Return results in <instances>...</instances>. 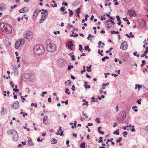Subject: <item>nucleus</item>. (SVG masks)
Masks as SVG:
<instances>
[{
	"mask_svg": "<svg viewBox=\"0 0 148 148\" xmlns=\"http://www.w3.org/2000/svg\"><path fill=\"white\" fill-rule=\"evenodd\" d=\"M46 44L47 49L48 51L53 52L56 50V48L55 45L52 43L50 40H47L46 42Z\"/></svg>",
	"mask_w": 148,
	"mask_h": 148,
	"instance_id": "2",
	"label": "nucleus"
},
{
	"mask_svg": "<svg viewBox=\"0 0 148 148\" xmlns=\"http://www.w3.org/2000/svg\"><path fill=\"white\" fill-rule=\"evenodd\" d=\"M4 108L3 107H2V110H1V114H3L4 113Z\"/></svg>",
	"mask_w": 148,
	"mask_h": 148,
	"instance_id": "49",
	"label": "nucleus"
},
{
	"mask_svg": "<svg viewBox=\"0 0 148 148\" xmlns=\"http://www.w3.org/2000/svg\"><path fill=\"white\" fill-rule=\"evenodd\" d=\"M78 36V34H76L75 35H73V34H72L71 36H72V37H75L77 36Z\"/></svg>",
	"mask_w": 148,
	"mask_h": 148,
	"instance_id": "57",
	"label": "nucleus"
},
{
	"mask_svg": "<svg viewBox=\"0 0 148 148\" xmlns=\"http://www.w3.org/2000/svg\"><path fill=\"white\" fill-rule=\"evenodd\" d=\"M127 13L131 16H135L136 15V13L133 10H129L127 11Z\"/></svg>",
	"mask_w": 148,
	"mask_h": 148,
	"instance_id": "9",
	"label": "nucleus"
},
{
	"mask_svg": "<svg viewBox=\"0 0 148 148\" xmlns=\"http://www.w3.org/2000/svg\"><path fill=\"white\" fill-rule=\"evenodd\" d=\"M19 103L18 101H16L14 102L11 105L12 108L14 109H17L19 108Z\"/></svg>",
	"mask_w": 148,
	"mask_h": 148,
	"instance_id": "8",
	"label": "nucleus"
},
{
	"mask_svg": "<svg viewBox=\"0 0 148 148\" xmlns=\"http://www.w3.org/2000/svg\"><path fill=\"white\" fill-rule=\"evenodd\" d=\"M68 10L69 12V17H71L73 16V11L72 10H70V9H68Z\"/></svg>",
	"mask_w": 148,
	"mask_h": 148,
	"instance_id": "23",
	"label": "nucleus"
},
{
	"mask_svg": "<svg viewBox=\"0 0 148 148\" xmlns=\"http://www.w3.org/2000/svg\"><path fill=\"white\" fill-rule=\"evenodd\" d=\"M109 84V83L107 82L106 83H103L102 84L103 87L102 88H101V89H102V90L104 89H105V87L106 86H108Z\"/></svg>",
	"mask_w": 148,
	"mask_h": 148,
	"instance_id": "18",
	"label": "nucleus"
},
{
	"mask_svg": "<svg viewBox=\"0 0 148 148\" xmlns=\"http://www.w3.org/2000/svg\"><path fill=\"white\" fill-rule=\"evenodd\" d=\"M98 132L99 133V134H102V135H103L104 134V132L103 131H101V130H100Z\"/></svg>",
	"mask_w": 148,
	"mask_h": 148,
	"instance_id": "53",
	"label": "nucleus"
},
{
	"mask_svg": "<svg viewBox=\"0 0 148 148\" xmlns=\"http://www.w3.org/2000/svg\"><path fill=\"white\" fill-rule=\"evenodd\" d=\"M12 82H12L11 81L10 82V84H11V85L12 87V88H13L14 86V84H12Z\"/></svg>",
	"mask_w": 148,
	"mask_h": 148,
	"instance_id": "56",
	"label": "nucleus"
},
{
	"mask_svg": "<svg viewBox=\"0 0 148 148\" xmlns=\"http://www.w3.org/2000/svg\"><path fill=\"white\" fill-rule=\"evenodd\" d=\"M73 65H71V66L69 65L68 66V70L69 71H70L71 70V69L73 68Z\"/></svg>",
	"mask_w": 148,
	"mask_h": 148,
	"instance_id": "35",
	"label": "nucleus"
},
{
	"mask_svg": "<svg viewBox=\"0 0 148 148\" xmlns=\"http://www.w3.org/2000/svg\"><path fill=\"white\" fill-rule=\"evenodd\" d=\"M65 9V7L64 6L61 7L60 8V10L62 12H64Z\"/></svg>",
	"mask_w": 148,
	"mask_h": 148,
	"instance_id": "36",
	"label": "nucleus"
},
{
	"mask_svg": "<svg viewBox=\"0 0 148 148\" xmlns=\"http://www.w3.org/2000/svg\"><path fill=\"white\" fill-rule=\"evenodd\" d=\"M71 83V81L70 80H68L65 82L64 83L67 85L70 84Z\"/></svg>",
	"mask_w": 148,
	"mask_h": 148,
	"instance_id": "22",
	"label": "nucleus"
},
{
	"mask_svg": "<svg viewBox=\"0 0 148 148\" xmlns=\"http://www.w3.org/2000/svg\"><path fill=\"white\" fill-rule=\"evenodd\" d=\"M65 92L66 93H67L68 95H70L71 93L70 92H69V89L68 88H65Z\"/></svg>",
	"mask_w": 148,
	"mask_h": 148,
	"instance_id": "28",
	"label": "nucleus"
},
{
	"mask_svg": "<svg viewBox=\"0 0 148 148\" xmlns=\"http://www.w3.org/2000/svg\"><path fill=\"white\" fill-rule=\"evenodd\" d=\"M80 147L81 148H85V143L84 142L82 143L80 145Z\"/></svg>",
	"mask_w": 148,
	"mask_h": 148,
	"instance_id": "30",
	"label": "nucleus"
},
{
	"mask_svg": "<svg viewBox=\"0 0 148 148\" xmlns=\"http://www.w3.org/2000/svg\"><path fill=\"white\" fill-rule=\"evenodd\" d=\"M14 71L15 73H16L17 72V68H16V66H15V68L14 67H13Z\"/></svg>",
	"mask_w": 148,
	"mask_h": 148,
	"instance_id": "44",
	"label": "nucleus"
},
{
	"mask_svg": "<svg viewBox=\"0 0 148 148\" xmlns=\"http://www.w3.org/2000/svg\"><path fill=\"white\" fill-rule=\"evenodd\" d=\"M111 33L112 34H119V31H115L113 30V31H111Z\"/></svg>",
	"mask_w": 148,
	"mask_h": 148,
	"instance_id": "24",
	"label": "nucleus"
},
{
	"mask_svg": "<svg viewBox=\"0 0 148 148\" xmlns=\"http://www.w3.org/2000/svg\"><path fill=\"white\" fill-rule=\"evenodd\" d=\"M127 134V132L126 131H124L123 133V135L124 137H126V135Z\"/></svg>",
	"mask_w": 148,
	"mask_h": 148,
	"instance_id": "41",
	"label": "nucleus"
},
{
	"mask_svg": "<svg viewBox=\"0 0 148 148\" xmlns=\"http://www.w3.org/2000/svg\"><path fill=\"white\" fill-rule=\"evenodd\" d=\"M116 19H117V20L118 21H120V18L119 17V15H117L116 16Z\"/></svg>",
	"mask_w": 148,
	"mask_h": 148,
	"instance_id": "48",
	"label": "nucleus"
},
{
	"mask_svg": "<svg viewBox=\"0 0 148 148\" xmlns=\"http://www.w3.org/2000/svg\"><path fill=\"white\" fill-rule=\"evenodd\" d=\"M79 50L80 51L82 52V45H79Z\"/></svg>",
	"mask_w": 148,
	"mask_h": 148,
	"instance_id": "45",
	"label": "nucleus"
},
{
	"mask_svg": "<svg viewBox=\"0 0 148 148\" xmlns=\"http://www.w3.org/2000/svg\"><path fill=\"white\" fill-rule=\"evenodd\" d=\"M18 40L20 42L21 45H23L25 42L24 39L23 38H22L19 40Z\"/></svg>",
	"mask_w": 148,
	"mask_h": 148,
	"instance_id": "20",
	"label": "nucleus"
},
{
	"mask_svg": "<svg viewBox=\"0 0 148 148\" xmlns=\"http://www.w3.org/2000/svg\"><path fill=\"white\" fill-rule=\"evenodd\" d=\"M103 142V140H102V137H100L99 138V140L98 141V142L99 143H102Z\"/></svg>",
	"mask_w": 148,
	"mask_h": 148,
	"instance_id": "46",
	"label": "nucleus"
},
{
	"mask_svg": "<svg viewBox=\"0 0 148 148\" xmlns=\"http://www.w3.org/2000/svg\"><path fill=\"white\" fill-rule=\"evenodd\" d=\"M120 48L123 50H126L127 48V44L126 42H123L121 45Z\"/></svg>",
	"mask_w": 148,
	"mask_h": 148,
	"instance_id": "7",
	"label": "nucleus"
},
{
	"mask_svg": "<svg viewBox=\"0 0 148 148\" xmlns=\"http://www.w3.org/2000/svg\"><path fill=\"white\" fill-rule=\"evenodd\" d=\"M5 25L6 24H5L4 23H0V28L2 31H3L4 29Z\"/></svg>",
	"mask_w": 148,
	"mask_h": 148,
	"instance_id": "13",
	"label": "nucleus"
},
{
	"mask_svg": "<svg viewBox=\"0 0 148 148\" xmlns=\"http://www.w3.org/2000/svg\"><path fill=\"white\" fill-rule=\"evenodd\" d=\"M33 36V33L31 31H27L24 36V38L27 39H29L32 38Z\"/></svg>",
	"mask_w": 148,
	"mask_h": 148,
	"instance_id": "5",
	"label": "nucleus"
},
{
	"mask_svg": "<svg viewBox=\"0 0 148 148\" xmlns=\"http://www.w3.org/2000/svg\"><path fill=\"white\" fill-rule=\"evenodd\" d=\"M95 121L97 123H99L100 122L99 118H96L95 119Z\"/></svg>",
	"mask_w": 148,
	"mask_h": 148,
	"instance_id": "40",
	"label": "nucleus"
},
{
	"mask_svg": "<svg viewBox=\"0 0 148 148\" xmlns=\"http://www.w3.org/2000/svg\"><path fill=\"white\" fill-rule=\"evenodd\" d=\"M112 49H113V48H112V47L110 48V49H109V50H107V51H106V53H108L109 52H110L111 51V50H112Z\"/></svg>",
	"mask_w": 148,
	"mask_h": 148,
	"instance_id": "51",
	"label": "nucleus"
},
{
	"mask_svg": "<svg viewBox=\"0 0 148 148\" xmlns=\"http://www.w3.org/2000/svg\"><path fill=\"white\" fill-rule=\"evenodd\" d=\"M28 144L29 145V146H33L34 145V144L32 142V140H31V139L30 137H28Z\"/></svg>",
	"mask_w": 148,
	"mask_h": 148,
	"instance_id": "11",
	"label": "nucleus"
},
{
	"mask_svg": "<svg viewBox=\"0 0 148 148\" xmlns=\"http://www.w3.org/2000/svg\"><path fill=\"white\" fill-rule=\"evenodd\" d=\"M57 6V5L56 3H54V5H51V6L54 8L55 7H56Z\"/></svg>",
	"mask_w": 148,
	"mask_h": 148,
	"instance_id": "60",
	"label": "nucleus"
},
{
	"mask_svg": "<svg viewBox=\"0 0 148 148\" xmlns=\"http://www.w3.org/2000/svg\"><path fill=\"white\" fill-rule=\"evenodd\" d=\"M33 51L36 54L40 55L44 53L45 49L42 45L37 44L34 46Z\"/></svg>",
	"mask_w": 148,
	"mask_h": 148,
	"instance_id": "1",
	"label": "nucleus"
},
{
	"mask_svg": "<svg viewBox=\"0 0 148 148\" xmlns=\"http://www.w3.org/2000/svg\"><path fill=\"white\" fill-rule=\"evenodd\" d=\"M71 59L72 60L74 61L75 60V56L73 55H72L71 56Z\"/></svg>",
	"mask_w": 148,
	"mask_h": 148,
	"instance_id": "50",
	"label": "nucleus"
},
{
	"mask_svg": "<svg viewBox=\"0 0 148 148\" xmlns=\"http://www.w3.org/2000/svg\"><path fill=\"white\" fill-rule=\"evenodd\" d=\"M21 45L20 42L17 40L15 44V48L16 49H18L19 46Z\"/></svg>",
	"mask_w": 148,
	"mask_h": 148,
	"instance_id": "14",
	"label": "nucleus"
},
{
	"mask_svg": "<svg viewBox=\"0 0 148 148\" xmlns=\"http://www.w3.org/2000/svg\"><path fill=\"white\" fill-rule=\"evenodd\" d=\"M66 46L67 47H73V42L71 41H68L66 43Z\"/></svg>",
	"mask_w": 148,
	"mask_h": 148,
	"instance_id": "12",
	"label": "nucleus"
},
{
	"mask_svg": "<svg viewBox=\"0 0 148 148\" xmlns=\"http://www.w3.org/2000/svg\"><path fill=\"white\" fill-rule=\"evenodd\" d=\"M51 142L52 144H56L57 143V140L54 138H52L51 139Z\"/></svg>",
	"mask_w": 148,
	"mask_h": 148,
	"instance_id": "15",
	"label": "nucleus"
},
{
	"mask_svg": "<svg viewBox=\"0 0 148 148\" xmlns=\"http://www.w3.org/2000/svg\"><path fill=\"white\" fill-rule=\"evenodd\" d=\"M129 35H130V37L131 38H134V34H132V32H130V34H129Z\"/></svg>",
	"mask_w": 148,
	"mask_h": 148,
	"instance_id": "43",
	"label": "nucleus"
},
{
	"mask_svg": "<svg viewBox=\"0 0 148 148\" xmlns=\"http://www.w3.org/2000/svg\"><path fill=\"white\" fill-rule=\"evenodd\" d=\"M122 139V138L121 137H119V138L118 140H116V141L117 143H119L121 141Z\"/></svg>",
	"mask_w": 148,
	"mask_h": 148,
	"instance_id": "37",
	"label": "nucleus"
},
{
	"mask_svg": "<svg viewBox=\"0 0 148 148\" xmlns=\"http://www.w3.org/2000/svg\"><path fill=\"white\" fill-rule=\"evenodd\" d=\"M142 85H139V84H136L135 85V89H136L137 88L138 90H140V88L142 87Z\"/></svg>",
	"mask_w": 148,
	"mask_h": 148,
	"instance_id": "17",
	"label": "nucleus"
},
{
	"mask_svg": "<svg viewBox=\"0 0 148 148\" xmlns=\"http://www.w3.org/2000/svg\"><path fill=\"white\" fill-rule=\"evenodd\" d=\"M119 129H118L116 131H114V132L113 134H116L117 135H119Z\"/></svg>",
	"mask_w": 148,
	"mask_h": 148,
	"instance_id": "29",
	"label": "nucleus"
},
{
	"mask_svg": "<svg viewBox=\"0 0 148 148\" xmlns=\"http://www.w3.org/2000/svg\"><path fill=\"white\" fill-rule=\"evenodd\" d=\"M126 117V115L125 112H123L120 116L117 117V119L119 121H122L124 120Z\"/></svg>",
	"mask_w": 148,
	"mask_h": 148,
	"instance_id": "6",
	"label": "nucleus"
},
{
	"mask_svg": "<svg viewBox=\"0 0 148 148\" xmlns=\"http://www.w3.org/2000/svg\"><path fill=\"white\" fill-rule=\"evenodd\" d=\"M23 9L24 12H26L29 10L28 8L27 7H24Z\"/></svg>",
	"mask_w": 148,
	"mask_h": 148,
	"instance_id": "26",
	"label": "nucleus"
},
{
	"mask_svg": "<svg viewBox=\"0 0 148 148\" xmlns=\"http://www.w3.org/2000/svg\"><path fill=\"white\" fill-rule=\"evenodd\" d=\"M43 140V139H40V138L39 137L37 139V141H38V142H40H40H42V141Z\"/></svg>",
	"mask_w": 148,
	"mask_h": 148,
	"instance_id": "55",
	"label": "nucleus"
},
{
	"mask_svg": "<svg viewBox=\"0 0 148 148\" xmlns=\"http://www.w3.org/2000/svg\"><path fill=\"white\" fill-rule=\"evenodd\" d=\"M91 99H92V100L91 101V102H92V101H94V102H95L96 101V102H97V99H96V100H95V98H94V97H92V98H91Z\"/></svg>",
	"mask_w": 148,
	"mask_h": 148,
	"instance_id": "38",
	"label": "nucleus"
},
{
	"mask_svg": "<svg viewBox=\"0 0 148 148\" xmlns=\"http://www.w3.org/2000/svg\"><path fill=\"white\" fill-rule=\"evenodd\" d=\"M71 78L73 79H75V77L73 76L72 75H71Z\"/></svg>",
	"mask_w": 148,
	"mask_h": 148,
	"instance_id": "62",
	"label": "nucleus"
},
{
	"mask_svg": "<svg viewBox=\"0 0 148 148\" xmlns=\"http://www.w3.org/2000/svg\"><path fill=\"white\" fill-rule=\"evenodd\" d=\"M62 5H64L65 6H66L67 5H68V3H67L66 2H63L62 4Z\"/></svg>",
	"mask_w": 148,
	"mask_h": 148,
	"instance_id": "59",
	"label": "nucleus"
},
{
	"mask_svg": "<svg viewBox=\"0 0 148 148\" xmlns=\"http://www.w3.org/2000/svg\"><path fill=\"white\" fill-rule=\"evenodd\" d=\"M76 12L77 14H78V13H79L80 12V8H78L76 10Z\"/></svg>",
	"mask_w": 148,
	"mask_h": 148,
	"instance_id": "34",
	"label": "nucleus"
},
{
	"mask_svg": "<svg viewBox=\"0 0 148 148\" xmlns=\"http://www.w3.org/2000/svg\"><path fill=\"white\" fill-rule=\"evenodd\" d=\"M82 105L83 106H84V105H86L87 106H88V101H87L85 103H83L82 104Z\"/></svg>",
	"mask_w": 148,
	"mask_h": 148,
	"instance_id": "54",
	"label": "nucleus"
},
{
	"mask_svg": "<svg viewBox=\"0 0 148 148\" xmlns=\"http://www.w3.org/2000/svg\"><path fill=\"white\" fill-rule=\"evenodd\" d=\"M109 58V57L107 56H106L102 58V60L103 61H104L106 59H108Z\"/></svg>",
	"mask_w": 148,
	"mask_h": 148,
	"instance_id": "33",
	"label": "nucleus"
},
{
	"mask_svg": "<svg viewBox=\"0 0 148 148\" xmlns=\"http://www.w3.org/2000/svg\"><path fill=\"white\" fill-rule=\"evenodd\" d=\"M12 137L13 141H17L18 139V135L17 132L15 130H13V132L12 135Z\"/></svg>",
	"mask_w": 148,
	"mask_h": 148,
	"instance_id": "4",
	"label": "nucleus"
},
{
	"mask_svg": "<svg viewBox=\"0 0 148 148\" xmlns=\"http://www.w3.org/2000/svg\"><path fill=\"white\" fill-rule=\"evenodd\" d=\"M13 130H9L7 131V133L9 134H12H12H13Z\"/></svg>",
	"mask_w": 148,
	"mask_h": 148,
	"instance_id": "27",
	"label": "nucleus"
},
{
	"mask_svg": "<svg viewBox=\"0 0 148 148\" xmlns=\"http://www.w3.org/2000/svg\"><path fill=\"white\" fill-rule=\"evenodd\" d=\"M88 48H89V46L88 45L84 47V49L85 50H88Z\"/></svg>",
	"mask_w": 148,
	"mask_h": 148,
	"instance_id": "58",
	"label": "nucleus"
},
{
	"mask_svg": "<svg viewBox=\"0 0 148 148\" xmlns=\"http://www.w3.org/2000/svg\"><path fill=\"white\" fill-rule=\"evenodd\" d=\"M85 87L86 89L89 88H90V86L89 85H86L85 86Z\"/></svg>",
	"mask_w": 148,
	"mask_h": 148,
	"instance_id": "47",
	"label": "nucleus"
},
{
	"mask_svg": "<svg viewBox=\"0 0 148 148\" xmlns=\"http://www.w3.org/2000/svg\"><path fill=\"white\" fill-rule=\"evenodd\" d=\"M92 66L91 65H90L89 66H87L86 68H87V71L88 72H90L92 70L91 69V68Z\"/></svg>",
	"mask_w": 148,
	"mask_h": 148,
	"instance_id": "21",
	"label": "nucleus"
},
{
	"mask_svg": "<svg viewBox=\"0 0 148 148\" xmlns=\"http://www.w3.org/2000/svg\"><path fill=\"white\" fill-rule=\"evenodd\" d=\"M46 19L42 17H41L40 19V20L39 21V22L40 23H42L43 22V21L45 20Z\"/></svg>",
	"mask_w": 148,
	"mask_h": 148,
	"instance_id": "32",
	"label": "nucleus"
},
{
	"mask_svg": "<svg viewBox=\"0 0 148 148\" xmlns=\"http://www.w3.org/2000/svg\"><path fill=\"white\" fill-rule=\"evenodd\" d=\"M86 76L88 78H91V77L88 74H86Z\"/></svg>",
	"mask_w": 148,
	"mask_h": 148,
	"instance_id": "64",
	"label": "nucleus"
},
{
	"mask_svg": "<svg viewBox=\"0 0 148 148\" xmlns=\"http://www.w3.org/2000/svg\"><path fill=\"white\" fill-rule=\"evenodd\" d=\"M12 28L10 24H6L5 27L3 31L7 34L11 33L12 32Z\"/></svg>",
	"mask_w": 148,
	"mask_h": 148,
	"instance_id": "3",
	"label": "nucleus"
},
{
	"mask_svg": "<svg viewBox=\"0 0 148 148\" xmlns=\"http://www.w3.org/2000/svg\"><path fill=\"white\" fill-rule=\"evenodd\" d=\"M75 87L74 85H72V86L71 90L73 91H75Z\"/></svg>",
	"mask_w": 148,
	"mask_h": 148,
	"instance_id": "52",
	"label": "nucleus"
},
{
	"mask_svg": "<svg viewBox=\"0 0 148 148\" xmlns=\"http://www.w3.org/2000/svg\"><path fill=\"white\" fill-rule=\"evenodd\" d=\"M48 118V117L47 116H44L43 119V123L46 125H49V123H46L45 121L47 120Z\"/></svg>",
	"mask_w": 148,
	"mask_h": 148,
	"instance_id": "10",
	"label": "nucleus"
},
{
	"mask_svg": "<svg viewBox=\"0 0 148 148\" xmlns=\"http://www.w3.org/2000/svg\"><path fill=\"white\" fill-rule=\"evenodd\" d=\"M0 8L1 10H4L6 9L4 5L2 3L0 4Z\"/></svg>",
	"mask_w": 148,
	"mask_h": 148,
	"instance_id": "16",
	"label": "nucleus"
},
{
	"mask_svg": "<svg viewBox=\"0 0 148 148\" xmlns=\"http://www.w3.org/2000/svg\"><path fill=\"white\" fill-rule=\"evenodd\" d=\"M13 91H14L16 93H17L19 92V90L18 89H16V88H14L13 89Z\"/></svg>",
	"mask_w": 148,
	"mask_h": 148,
	"instance_id": "39",
	"label": "nucleus"
},
{
	"mask_svg": "<svg viewBox=\"0 0 148 148\" xmlns=\"http://www.w3.org/2000/svg\"><path fill=\"white\" fill-rule=\"evenodd\" d=\"M38 12L37 11H36L34 12L33 15V19H35L38 15Z\"/></svg>",
	"mask_w": 148,
	"mask_h": 148,
	"instance_id": "19",
	"label": "nucleus"
},
{
	"mask_svg": "<svg viewBox=\"0 0 148 148\" xmlns=\"http://www.w3.org/2000/svg\"><path fill=\"white\" fill-rule=\"evenodd\" d=\"M48 101L50 103L51 102V98L50 97L48 98Z\"/></svg>",
	"mask_w": 148,
	"mask_h": 148,
	"instance_id": "63",
	"label": "nucleus"
},
{
	"mask_svg": "<svg viewBox=\"0 0 148 148\" xmlns=\"http://www.w3.org/2000/svg\"><path fill=\"white\" fill-rule=\"evenodd\" d=\"M105 16V14L103 16H101V20L103 21V20H105L106 19V18L104 17Z\"/></svg>",
	"mask_w": 148,
	"mask_h": 148,
	"instance_id": "42",
	"label": "nucleus"
},
{
	"mask_svg": "<svg viewBox=\"0 0 148 148\" xmlns=\"http://www.w3.org/2000/svg\"><path fill=\"white\" fill-rule=\"evenodd\" d=\"M142 64H141V67H143V66L146 63V61L145 60H142Z\"/></svg>",
	"mask_w": 148,
	"mask_h": 148,
	"instance_id": "31",
	"label": "nucleus"
},
{
	"mask_svg": "<svg viewBox=\"0 0 148 148\" xmlns=\"http://www.w3.org/2000/svg\"><path fill=\"white\" fill-rule=\"evenodd\" d=\"M19 12L21 13L24 12V11H23V8H21L19 10Z\"/></svg>",
	"mask_w": 148,
	"mask_h": 148,
	"instance_id": "61",
	"label": "nucleus"
},
{
	"mask_svg": "<svg viewBox=\"0 0 148 148\" xmlns=\"http://www.w3.org/2000/svg\"><path fill=\"white\" fill-rule=\"evenodd\" d=\"M48 15V14H47V13L46 14L45 13L44 14H43L42 15L41 17H42L43 18H45L46 19Z\"/></svg>",
	"mask_w": 148,
	"mask_h": 148,
	"instance_id": "25",
	"label": "nucleus"
}]
</instances>
